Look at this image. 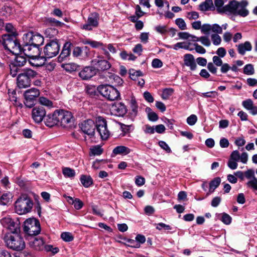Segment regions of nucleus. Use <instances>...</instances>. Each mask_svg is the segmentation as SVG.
Returning a JSON list of instances; mask_svg holds the SVG:
<instances>
[{
	"label": "nucleus",
	"mask_w": 257,
	"mask_h": 257,
	"mask_svg": "<svg viewBox=\"0 0 257 257\" xmlns=\"http://www.w3.org/2000/svg\"><path fill=\"white\" fill-rule=\"evenodd\" d=\"M17 34H5L0 39V44L4 48L14 54H18L23 52V47L21 46L17 39Z\"/></svg>",
	"instance_id": "nucleus-1"
},
{
	"label": "nucleus",
	"mask_w": 257,
	"mask_h": 257,
	"mask_svg": "<svg viewBox=\"0 0 257 257\" xmlns=\"http://www.w3.org/2000/svg\"><path fill=\"white\" fill-rule=\"evenodd\" d=\"M248 2L246 0H242L240 2L235 0L230 1L225 6V14L242 17H246L249 14V11L246 8Z\"/></svg>",
	"instance_id": "nucleus-2"
},
{
	"label": "nucleus",
	"mask_w": 257,
	"mask_h": 257,
	"mask_svg": "<svg viewBox=\"0 0 257 257\" xmlns=\"http://www.w3.org/2000/svg\"><path fill=\"white\" fill-rule=\"evenodd\" d=\"M3 239L7 246L14 250L22 251L25 247V242L20 233H6Z\"/></svg>",
	"instance_id": "nucleus-3"
},
{
	"label": "nucleus",
	"mask_w": 257,
	"mask_h": 257,
	"mask_svg": "<svg viewBox=\"0 0 257 257\" xmlns=\"http://www.w3.org/2000/svg\"><path fill=\"white\" fill-rule=\"evenodd\" d=\"M38 75L36 71L30 69L25 68L21 70L17 77V86L19 88H26L30 86L32 79Z\"/></svg>",
	"instance_id": "nucleus-4"
},
{
	"label": "nucleus",
	"mask_w": 257,
	"mask_h": 257,
	"mask_svg": "<svg viewBox=\"0 0 257 257\" xmlns=\"http://www.w3.org/2000/svg\"><path fill=\"white\" fill-rule=\"evenodd\" d=\"M23 39L26 43H29L33 46V53L40 54L39 47L43 44L44 39L42 36L39 34H34L30 32L24 35Z\"/></svg>",
	"instance_id": "nucleus-5"
},
{
	"label": "nucleus",
	"mask_w": 257,
	"mask_h": 257,
	"mask_svg": "<svg viewBox=\"0 0 257 257\" xmlns=\"http://www.w3.org/2000/svg\"><path fill=\"white\" fill-rule=\"evenodd\" d=\"M33 205V201L26 196L20 197L15 202V211L20 215L29 212Z\"/></svg>",
	"instance_id": "nucleus-6"
},
{
	"label": "nucleus",
	"mask_w": 257,
	"mask_h": 257,
	"mask_svg": "<svg viewBox=\"0 0 257 257\" xmlns=\"http://www.w3.org/2000/svg\"><path fill=\"white\" fill-rule=\"evenodd\" d=\"M23 230L27 235L31 236H36L41 232L39 221L35 218H28L24 223Z\"/></svg>",
	"instance_id": "nucleus-7"
},
{
	"label": "nucleus",
	"mask_w": 257,
	"mask_h": 257,
	"mask_svg": "<svg viewBox=\"0 0 257 257\" xmlns=\"http://www.w3.org/2000/svg\"><path fill=\"white\" fill-rule=\"evenodd\" d=\"M97 90L101 95L109 100L113 101L120 97L119 91L111 85H100L98 86Z\"/></svg>",
	"instance_id": "nucleus-8"
},
{
	"label": "nucleus",
	"mask_w": 257,
	"mask_h": 257,
	"mask_svg": "<svg viewBox=\"0 0 257 257\" xmlns=\"http://www.w3.org/2000/svg\"><path fill=\"white\" fill-rule=\"evenodd\" d=\"M31 46H26L23 47L24 54L29 58L30 64L34 67H40L43 66L46 61V58L44 56H40V54L35 53H30Z\"/></svg>",
	"instance_id": "nucleus-9"
},
{
	"label": "nucleus",
	"mask_w": 257,
	"mask_h": 257,
	"mask_svg": "<svg viewBox=\"0 0 257 257\" xmlns=\"http://www.w3.org/2000/svg\"><path fill=\"white\" fill-rule=\"evenodd\" d=\"M60 50V45L56 39L50 40L45 46L43 52L46 58H51L57 55Z\"/></svg>",
	"instance_id": "nucleus-10"
},
{
	"label": "nucleus",
	"mask_w": 257,
	"mask_h": 257,
	"mask_svg": "<svg viewBox=\"0 0 257 257\" xmlns=\"http://www.w3.org/2000/svg\"><path fill=\"white\" fill-rule=\"evenodd\" d=\"M39 95V90L37 88H33L26 90L24 94L25 106L28 108L33 107L35 104L36 98Z\"/></svg>",
	"instance_id": "nucleus-11"
},
{
	"label": "nucleus",
	"mask_w": 257,
	"mask_h": 257,
	"mask_svg": "<svg viewBox=\"0 0 257 257\" xmlns=\"http://www.w3.org/2000/svg\"><path fill=\"white\" fill-rule=\"evenodd\" d=\"M91 64L96 70V73L98 71H105L111 67V64L103 56H98L91 60Z\"/></svg>",
	"instance_id": "nucleus-12"
},
{
	"label": "nucleus",
	"mask_w": 257,
	"mask_h": 257,
	"mask_svg": "<svg viewBox=\"0 0 257 257\" xmlns=\"http://www.w3.org/2000/svg\"><path fill=\"white\" fill-rule=\"evenodd\" d=\"M59 123L63 127L70 126L73 123L74 118L71 112L63 109L59 110Z\"/></svg>",
	"instance_id": "nucleus-13"
},
{
	"label": "nucleus",
	"mask_w": 257,
	"mask_h": 257,
	"mask_svg": "<svg viewBox=\"0 0 257 257\" xmlns=\"http://www.w3.org/2000/svg\"><path fill=\"white\" fill-rule=\"evenodd\" d=\"M95 125L101 139L103 140L107 139L110 136V133L107 129L106 120L102 117H98Z\"/></svg>",
	"instance_id": "nucleus-14"
},
{
	"label": "nucleus",
	"mask_w": 257,
	"mask_h": 257,
	"mask_svg": "<svg viewBox=\"0 0 257 257\" xmlns=\"http://www.w3.org/2000/svg\"><path fill=\"white\" fill-rule=\"evenodd\" d=\"M79 126L84 134L90 137L94 136L96 125L93 120L88 119L84 120L79 124Z\"/></svg>",
	"instance_id": "nucleus-15"
},
{
	"label": "nucleus",
	"mask_w": 257,
	"mask_h": 257,
	"mask_svg": "<svg viewBox=\"0 0 257 257\" xmlns=\"http://www.w3.org/2000/svg\"><path fill=\"white\" fill-rule=\"evenodd\" d=\"M28 244L32 250L42 251L45 247V241L42 237L31 236L29 239Z\"/></svg>",
	"instance_id": "nucleus-16"
},
{
	"label": "nucleus",
	"mask_w": 257,
	"mask_h": 257,
	"mask_svg": "<svg viewBox=\"0 0 257 257\" xmlns=\"http://www.w3.org/2000/svg\"><path fill=\"white\" fill-rule=\"evenodd\" d=\"M99 15L97 13L90 14L88 18L86 24L80 26L82 29L91 31L93 28H96L98 25Z\"/></svg>",
	"instance_id": "nucleus-17"
},
{
	"label": "nucleus",
	"mask_w": 257,
	"mask_h": 257,
	"mask_svg": "<svg viewBox=\"0 0 257 257\" xmlns=\"http://www.w3.org/2000/svg\"><path fill=\"white\" fill-rule=\"evenodd\" d=\"M46 115V111L43 106H37L32 109V118L36 123L42 122L43 119H45Z\"/></svg>",
	"instance_id": "nucleus-18"
},
{
	"label": "nucleus",
	"mask_w": 257,
	"mask_h": 257,
	"mask_svg": "<svg viewBox=\"0 0 257 257\" xmlns=\"http://www.w3.org/2000/svg\"><path fill=\"white\" fill-rule=\"evenodd\" d=\"M73 46L71 43L69 42H66L63 46L62 51L58 57V61L62 62L66 60L70 56L71 52V47Z\"/></svg>",
	"instance_id": "nucleus-19"
},
{
	"label": "nucleus",
	"mask_w": 257,
	"mask_h": 257,
	"mask_svg": "<svg viewBox=\"0 0 257 257\" xmlns=\"http://www.w3.org/2000/svg\"><path fill=\"white\" fill-rule=\"evenodd\" d=\"M96 74V71L93 67H84L79 73V76L82 80H88Z\"/></svg>",
	"instance_id": "nucleus-20"
},
{
	"label": "nucleus",
	"mask_w": 257,
	"mask_h": 257,
	"mask_svg": "<svg viewBox=\"0 0 257 257\" xmlns=\"http://www.w3.org/2000/svg\"><path fill=\"white\" fill-rule=\"evenodd\" d=\"M59 110L54 111L52 114H48L46 115L45 118V122L46 125L49 126H52L54 125L57 124L59 123L58 116Z\"/></svg>",
	"instance_id": "nucleus-21"
},
{
	"label": "nucleus",
	"mask_w": 257,
	"mask_h": 257,
	"mask_svg": "<svg viewBox=\"0 0 257 257\" xmlns=\"http://www.w3.org/2000/svg\"><path fill=\"white\" fill-rule=\"evenodd\" d=\"M184 65L189 67L192 71L196 70L197 68L195 58L193 55L191 54H186L184 55Z\"/></svg>",
	"instance_id": "nucleus-22"
},
{
	"label": "nucleus",
	"mask_w": 257,
	"mask_h": 257,
	"mask_svg": "<svg viewBox=\"0 0 257 257\" xmlns=\"http://www.w3.org/2000/svg\"><path fill=\"white\" fill-rule=\"evenodd\" d=\"M112 107L113 111L117 115L122 116L127 112L126 106L122 102L115 104L114 105H113Z\"/></svg>",
	"instance_id": "nucleus-23"
},
{
	"label": "nucleus",
	"mask_w": 257,
	"mask_h": 257,
	"mask_svg": "<svg viewBox=\"0 0 257 257\" xmlns=\"http://www.w3.org/2000/svg\"><path fill=\"white\" fill-rule=\"evenodd\" d=\"M131 152V149L124 146H118L114 148L112 151V153L114 155H126Z\"/></svg>",
	"instance_id": "nucleus-24"
},
{
	"label": "nucleus",
	"mask_w": 257,
	"mask_h": 257,
	"mask_svg": "<svg viewBox=\"0 0 257 257\" xmlns=\"http://www.w3.org/2000/svg\"><path fill=\"white\" fill-rule=\"evenodd\" d=\"M251 45L248 41H246L244 43L240 44L237 46L238 52L240 54L242 55H243L246 51H251Z\"/></svg>",
	"instance_id": "nucleus-25"
},
{
	"label": "nucleus",
	"mask_w": 257,
	"mask_h": 257,
	"mask_svg": "<svg viewBox=\"0 0 257 257\" xmlns=\"http://www.w3.org/2000/svg\"><path fill=\"white\" fill-rule=\"evenodd\" d=\"M7 228L11 231L9 233H20V223L18 220H15Z\"/></svg>",
	"instance_id": "nucleus-26"
},
{
	"label": "nucleus",
	"mask_w": 257,
	"mask_h": 257,
	"mask_svg": "<svg viewBox=\"0 0 257 257\" xmlns=\"http://www.w3.org/2000/svg\"><path fill=\"white\" fill-rule=\"evenodd\" d=\"M199 9L202 11H207L214 9L212 0H205L199 5Z\"/></svg>",
	"instance_id": "nucleus-27"
},
{
	"label": "nucleus",
	"mask_w": 257,
	"mask_h": 257,
	"mask_svg": "<svg viewBox=\"0 0 257 257\" xmlns=\"http://www.w3.org/2000/svg\"><path fill=\"white\" fill-rule=\"evenodd\" d=\"M13 195L10 192L4 193L0 197V204L6 205L12 202Z\"/></svg>",
	"instance_id": "nucleus-28"
},
{
	"label": "nucleus",
	"mask_w": 257,
	"mask_h": 257,
	"mask_svg": "<svg viewBox=\"0 0 257 257\" xmlns=\"http://www.w3.org/2000/svg\"><path fill=\"white\" fill-rule=\"evenodd\" d=\"M131 110L130 114L132 117H135L138 115V106L135 98H132L130 102Z\"/></svg>",
	"instance_id": "nucleus-29"
},
{
	"label": "nucleus",
	"mask_w": 257,
	"mask_h": 257,
	"mask_svg": "<svg viewBox=\"0 0 257 257\" xmlns=\"http://www.w3.org/2000/svg\"><path fill=\"white\" fill-rule=\"evenodd\" d=\"M80 181L85 188H88L93 184L92 178L90 176L82 175L80 177Z\"/></svg>",
	"instance_id": "nucleus-30"
},
{
	"label": "nucleus",
	"mask_w": 257,
	"mask_h": 257,
	"mask_svg": "<svg viewBox=\"0 0 257 257\" xmlns=\"http://www.w3.org/2000/svg\"><path fill=\"white\" fill-rule=\"evenodd\" d=\"M61 67L69 72H72L77 70L78 65L74 63H65L61 65Z\"/></svg>",
	"instance_id": "nucleus-31"
},
{
	"label": "nucleus",
	"mask_w": 257,
	"mask_h": 257,
	"mask_svg": "<svg viewBox=\"0 0 257 257\" xmlns=\"http://www.w3.org/2000/svg\"><path fill=\"white\" fill-rule=\"evenodd\" d=\"M106 78H109V80H112L116 83L118 85H121L123 83V80L118 76L114 74L107 72L106 76Z\"/></svg>",
	"instance_id": "nucleus-32"
},
{
	"label": "nucleus",
	"mask_w": 257,
	"mask_h": 257,
	"mask_svg": "<svg viewBox=\"0 0 257 257\" xmlns=\"http://www.w3.org/2000/svg\"><path fill=\"white\" fill-rule=\"evenodd\" d=\"M221 182V179L219 177H216L210 181L209 183V193H212L215 189L218 187Z\"/></svg>",
	"instance_id": "nucleus-33"
},
{
	"label": "nucleus",
	"mask_w": 257,
	"mask_h": 257,
	"mask_svg": "<svg viewBox=\"0 0 257 257\" xmlns=\"http://www.w3.org/2000/svg\"><path fill=\"white\" fill-rule=\"evenodd\" d=\"M21 67L19 66H17L15 64L11 63L10 64V74L12 77H16L17 74L21 73L22 69L20 68Z\"/></svg>",
	"instance_id": "nucleus-34"
},
{
	"label": "nucleus",
	"mask_w": 257,
	"mask_h": 257,
	"mask_svg": "<svg viewBox=\"0 0 257 257\" xmlns=\"http://www.w3.org/2000/svg\"><path fill=\"white\" fill-rule=\"evenodd\" d=\"M224 4L223 0H215L214 5L216 7V10L218 13L223 14L225 13L226 11L225 9V6L222 7Z\"/></svg>",
	"instance_id": "nucleus-35"
},
{
	"label": "nucleus",
	"mask_w": 257,
	"mask_h": 257,
	"mask_svg": "<svg viewBox=\"0 0 257 257\" xmlns=\"http://www.w3.org/2000/svg\"><path fill=\"white\" fill-rule=\"evenodd\" d=\"M26 62L27 59L25 57L21 55H16L15 61L13 63L19 67H22L24 66Z\"/></svg>",
	"instance_id": "nucleus-36"
},
{
	"label": "nucleus",
	"mask_w": 257,
	"mask_h": 257,
	"mask_svg": "<svg viewBox=\"0 0 257 257\" xmlns=\"http://www.w3.org/2000/svg\"><path fill=\"white\" fill-rule=\"evenodd\" d=\"M58 33V30L54 28H48L45 30V34L46 37L52 38L56 36Z\"/></svg>",
	"instance_id": "nucleus-37"
},
{
	"label": "nucleus",
	"mask_w": 257,
	"mask_h": 257,
	"mask_svg": "<svg viewBox=\"0 0 257 257\" xmlns=\"http://www.w3.org/2000/svg\"><path fill=\"white\" fill-rule=\"evenodd\" d=\"M90 156H99L103 152V149L99 145H96L90 149Z\"/></svg>",
	"instance_id": "nucleus-38"
},
{
	"label": "nucleus",
	"mask_w": 257,
	"mask_h": 257,
	"mask_svg": "<svg viewBox=\"0 0 257 257\" xmlns=\"http://www.w3.org/2000/svg\"><path fill=\"white\" fill-rule=\"evenodd\" d=\"M69 198L70 200L72 201L71 203L74 205V207L76 209L79 210L83 207V203L79 199L76 198L73 199L70 197H69ZM69 201L71 203L70 201Z\"/></svg>",
	"instance_id": "nucleus-39"
},
{
	"label": "nucleus",
	"mask_w": 257,
	"mask_h": 257,
	"mask_svg": "<svg viewBox=\"0 0 257 257\" xmlns=\"http://www.w3.org/2000/svg\"><path fill=\"white\" fill-rule=\"evenodd\" d=\"M143 75V73L141 70H135V69L130 70V78L133 80H136L138 77Z\"/></svg>",
	"instance_id": "nucleus-40"
},
{
	"label": "nucleus",
	"mask_w": 257,
	"mask_h": 257,
	"mask_svg": "<svg viewBox=\"0 0 257 257\" xmlns=\"http://www.w3.org/2000/svg\"><path fill=\"white\" fill-rule=\"evenodd\" d=\"M174 89L172 88H165L163 90L161 97L162 99L166 100L173 94Z\"/></svg>",
	"instance_id": "nucleus-41"
},
{
	"label": "nucleus",
	"mask_w": 257,
	"mask_h": 257,
	"mask_svg": "<svg viewBox=\"0 0 257 257\" xmlns=\"http://www.w3.org/2000/svg\"><path fill=\"white\" fill-rule=\"evenodd\" d=\"M246 184L247 187L253 190H257V178L255 177H252Z\"/></svg>",
	"instance_id": "nucleus-42"
},
{
	"label": "nucleus",
	"mask_w": 257,
	"mask_h": 257,
	"mask_svg": "<svg viewBox=\"0 0 257 257\" xmlns=\"http://www.w3.org/2000/svg\"><path fill=\"white\" fill-rule=\"evenodd\" d=\"M63 174L64 176L69 178L73 177L75 175V171L70 168H64L63 169Z\"/></svg>",
	"instance_id": "nucleus-43"
},
{
	"label": "nucleus",
	"mask_w": 257,
	"mask_h": 257,
	"mask_svg": "<svg viewBox=\"0 0 257 257\" xmlns=\"http://www.w3.org/2000/svg\"><path fill=\"white\" fill-rule=\"evenodd\" d=\"M14 219H13L10 216H7L3 218L1 220V223L2 225L7 228L8 226H10V225L12 223V222L14 221Z\"/></svg>",
	"instance_id": "nucleus-44"
},
{
	"label": "nucleus",
	"mask_w": 257,
	"mask_h": 257,
	"mask_svg": "<svg viewBox=\"0 0 257 257\" xmlns=\"http://www.w3.org/2000/svg\"><path fill=\"white\" fill-rule=\"evenodd\" d=\"M14 219H13L10 216H7L3 218L1 220V223L2 225L7 228L8 226H10V225L12 223V222L14 221Z\"/></svg>",
	"instance_id": "nucleus-45"
},
{
	"label": "nucleus",
	"mask_w": 257,
	"mask_h": 257,
	"mask_svg": "<svg viewBox=\"0 0 257 257\" xmlns=\"http://www.w3.org/2000/svg\"><path fill=\"white\" fill-rule=\"evenodd\" d=\"M243 73L245 74L250 75L254 73V70L253 65L251 64H248L244 66L243 68Z\"/></svg>",
	"instance_id": "nucleus-46"
},
{
	"label": "nucleus",
	"mask_w": 257,
	"mask_h": 257,
	"mask_svg": "<svg viewBox=\"0 0 257 257\" xmlns=\"http://www.w3.org/2000/svg\"><path fill=\"white\" fill-rule=\"evenodd\" d=\"M173 49L177 50L179 48L184 49L186 50H189L190 51L192 50V49H189V46L185 42H178L177 43L173 46Z\"/></svg>",
	"instance_id": "nucleus-47"
},
{
	"label": "nucleus",
	"mask_w": 257,
	"mask_h": 257,
	"mask_svg": "<svg viewBox=\"0 0 257 257\" xmlns=\"http://www.w3.org/2000/svg\"><path fill=\"white\" fill-rule=\"evenodd\" d=\"M61 237L66 242H70L73 240L74 237L70 232H64L61 233Z\"/></svg>",
	"instance_id": "nucleus-48"
},
{
	"label": "nucleus",
	"mask_w": 257,
	"mask_h": 257,
	"mask_svg": "<svg viewBox=\"0 0 257 257\" xmlns=\"http://www.w3.org/2000/svg\"><path fill=\"white\" fill-rule=\"evenodd\" d=\"M47 23L50 24L52 26L62 27L64 25V23L56 20L54 18H49L47 19Z\"/></svg>",
	"instance_id": "nucleus-49"
},
{
	"label": "nucleus",
	"mask_w": 257,
	"mask_h": 257,
	"mask_svg": "<svg viewBox=\"0 0 257 257\" xmlns=\"http://www.w3.org/2000/svg\"><path fill=\"white\" fill-rule=\"evenodd\" d=\"M175 24L182 30L187 29V26L184 20L182 18H178L175 20Z\"/></svg>",
	"instance_id": "nucleus-50"
},
{
	"label": "nucleus",
	"mask_w": 257,
	"mask_h": 257,
	"mask_svg": "<svg viewBox=\"0 0 257 257\" xmlns=\"http://www.w3.org/2000/svg\"><path fill=\"white\" fill-rule=\"evenodd\" d=\"M211 39L214 45H219L221 42V38L220 36L217 34H212L211 35Z\"/></svg>",
	"instance_id": "nucleus-51"
},
{
	"label": "nucleus",
	"mask_w": 257,
	"mask_h": 257,
	"mask_svg": "<svg viewBox=\"0 0 257 257\" xmlns=\"http://www.w3.org/2000/svg\"><path fill=\"white\" fill-rule=\"evenodd\" d=\"M221 220L222 222L226 225L230 224L231 222L232 218L229 215L226 213L222 214V217Z\"/></svg>",
	"instance_id": "nucleus-52"
},
{
	"label": "nucleus",
	"mask_w": 257,
	"mask_h": 257,
	"mask_svg": "<svg viewBox=\"0 0 257 257\" xmlns=\"http://www.w3.org/2000/svg\"><path fill=\"white\" fill-rule=\"evenodd\" d=\"M242 105L244 108L249 110L251 109V107L253 105V101L251 99H247L242 102Z\"/></svg>",
	"instance_id": "nucleus-53"
},
{
	"label": "nucleus",
	"mask_w": 257,
	"mask_h": 257,
	"mask_svg": "<svg viewBox=\"0 0 257 257\" xmlns=\"http://www.w3.org/2000/svg\"><path fill=\"white\" fill-rule=\"evenodd\" d=\"M39 101L40 103L42 105L52 106L53 105L51 101L44 97H40L39 99Z\"/></svg>",
	"instance_id": "nucleus-54"
},
{
	"label": "nucleus",
	"mask_w": 257,
	"mask_h": 257,
	"mask_svg": "<svg viewBox=\"0 0 257 257\" xmlns=\"http://www.w3.org/2000/svg\"><path fill=\"white\" fill-rule=\"evenodd\" d=\"M8 93L9 95V99L10 101L15 102L16 104L18 105V106H22V104L21 103H20V104L17 103V97L16 96V91L15 90H13L11 92L9 90Z\"/></svg>",
	"instance_id": "nucleus-55"
},
{
	"label": "nucleus",
	"mask_w": 257,
	"mask_h": 257,
	"mask_svg": "<svg viewBox=\"0 0 257 257\" xmlns=\"http://www.w3.org/2000/svg\"><path fill=\"white\" fill-rule=\"evenodd\" d=\"M124 240H125L126 242L128 243L127 245L130 247L135 248H139L140 247V244H139V243H136V240L133 239L125 238Z\"/></svg>",
	"instance_id": "nucleus-56"
},
{
	"label": "nucleus",
	"mask_w": 257,
	"mask_h": 257,
	"mask_svg": "<svg viewBox=\"0 0 257 257\" xmlns=\"http://www.w3.org/2000/svg\"><path fill=\"white\" fill-rule=\"evenodd\" d=\"M85 44H88L91 46L92 48H97L100 46H103V45L102 43L95 41H90L87 40L84 43Z\"/></svg>",
	"instance_id": "nucleus-57"
},
{
	"label": "nucleus",
	"mask_w": 257,
	"mask_h": 257,
	"mask_svg": "<svg viewBox=\"0 0 257 257\" xmlns=\"http://www.w3.org/2000/svg\"><path fill=\"white\" fill-rule=\"evenodd\" d=\"M199 41L201 42L202 44L206 47H209L211 45L209 39L206 36H201L199 37Z\"/></svg>",
	"instance_id": "nucleus-58"
},
{
	"label": "nucleus",
	"mask_w": 257,
	"mask_h": 257,
	"mask_svg": "<svg viewBox=\"0 0 257 257\" xmlns=\"http://www.w3.org/2000/svg\"><path fill=\"white\" fill-rule=\"evenodd\" d=\"M197 120V117L195 114H191L187 118V122L190 125H193Z\"/></svg>",
	"instance_id": "nucleus-59"
},
{
	"label": "nucleus",
	"mask_w": 257,
	"mask_h": 257,
	"mask_svg": "<svg viewBox=\"0 0 257 257\" xmlns=\"http://www.w3.org/2000/svg\"><path fill=\"white\" fill-rule=\"evenodd\" d=\"M159 145L162 149L165 150L167 153H170L171 152L170 148L165 142L163 141H159Z\"/></svg>",
	"instance_id": "nucleus-60"
},
{
	"label": "nucleus",
	"mask_w": 257,
	"mask_h": 257,
	"mask_svg": "<svg viewBox=\"0 0 257 257\" xmlns=\"http://www.w3.org/2000/svg\"><path fill=\"white\" fill-rule=\"evenodd\" d=\"M187 18L190 20H196L197 19L199 16L198 13L193 11L191 12H188L187 13Z\"/></svg>",
	"instance_id": "nucleus-61"
},
{
	"label": "nucleus",
	"mask_w": 257,
	"mask_h": 257,
	"mask_svg": "<svg viewBox=\"0 0 257 257\" xmlns=\"http://www.w3.org/2000/svg\"><path fill=\"white\" fill-rule=\"evenodd\" d=\"M155 30L159 33L165 34L167 32L166 26H157L155 28Z\"/></svg>",
	"instance_id": "nucleus-62"
},
{
	"label": "nucleus",
	"mask_w": 257,
	"mask_h": 257,
	"mask_svg": "<svg viewBox=\"0 0 257 257\" xmlns=\"http://www.w3.org/2000/svg\"><path fill=\"white\" fill-rule=\"evenodd\" d=\"M212 25L208 24H203L201 29V32L203 34H208L211 30Z\"/></svg>",
	"instance_id": "nucleus-63"
},
{
	"label": "nucleus",
	"mask_w": 257,
	"mask_h": 257,
	"mask_svg": "<svg viewBox=\"0 0 257 257\" xmlns=\"http://www.w3.org/2000/svg\"><path fill=\"white\" fill-rule=\"evenodd\" d=\"M152 66L153 68H159L163 66L162 62L159 59H154L152 62Z\"/></svg>",
	"instance_id": "nucleus-64"
}]
</instances>
